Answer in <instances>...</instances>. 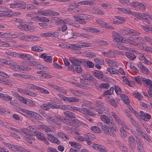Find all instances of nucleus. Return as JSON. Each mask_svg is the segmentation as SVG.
I'll return each mask as SVG.
<instances>
[{
  "label": "nucleus",
  "instance_id": "obj_1",
  "mask_svg": "<svg viewBox=\"0 0 152 152\" xmlns=\"http://www.w3.org/2000/svg\"><path fill=\"white\" fill-rule=\"evenodd\" d=\"M121 31L122 34L124 36L129 35L138 36L140 34V33L137 31L126 27L121 29Z\"/></svg>",
  "mask_w": 152,
  "mask_h": 152
},
{
  "label": "nucleus",
  "instance_id": "obj_2",
  "mask_svg": "<svg viewBox=\"0 0 152 152\" xmlns=\"http://www.w3.org/2000/svg\"><path fill=\"white\" fill-rule=\"evenodd\" d=\"M104 103L102 102L99 100H96L95 104L97 107L100 109H95L96 111L99 113V114H101L103 113V112L106 110V108L104 106Z\"/></svg>",
  "mask_w": 152,
  "mask_h": 152
},
{
  "label": "nucleus",
  "instance_id": "obj_3",
  "mask_svg": "<svg viewBox=\"0 0 152 152\" xmlns=\"http://www.w3.org/2000/svg\"><path fill=\"white\" fill-rule=\"evenodd\" d=\"M93 75L96 77L104 81H107L108 78L104 75L102 72L98 70H96L93 73Z\"/></svg>",
  "mask_w": 152,
  "mask_h": 152
},
{
  "label": "nucleus",
  "instance_id": "obj_4",
  "mask_svg": "<svg viewBox=\"0 0 152 152\" xmlns=\"http://www.w3.org/2000/svg\"><path fill=\"white\" fill-rule=\"evenodd\" d=\"M69 60L75 66L79 65H85V60L82 59H74L72 57H70Z\"/></svg>",
  "mask_w": 152,
  "mask_h": 152
},
{
  "label": "nucleus",
  "instance_id": "obj_5",
  "mask_svg": "<svg viewBox=\"0 0 152 152\" xmlns=\"http://www.w3.org/2000/svg\"><path fill=\"white\" fill-rule=\"evenodd\" d=\"M100 118L104 123L108 124L109 126H113L114 122L112 117H108L105 115H102Z\"/></svg>",
  "mask_w": 152,
  "mask_h": 152
},
{
  "label": "nucleus",
  "instance_id": "obj_6",
  "mask_svg": "<svg viewBox=\"0 0 152 152\" xmlns=\"http://www.w3.org/2000/svg\"><path fill=\"white\" fill-rule=\"evenodd\" d=\"M10 129L13 131L20 133L23 135L24 137H28L29 136L28 134L27 133V129L23 128L21 129H17L15 128L11 127Z\"/></svg>",
  "mask_w": 152,
  "mask_h": 152
},
{
  "label": "nucleus",
  "instance_id": "obj_7",
  "mask_svg": "<svg viewBox=\"0 0 152 152\" xmlns=\"http://www.w3.org/2000/svg\"><path fill=\"white\" fill-rule=\"evenodd\" d=\"M67 47L70 49L77 50L82 48L81 43L78 42L75 44H69Z\"/></svg>",
  "mask_w": 152,
  "mask_h": 152
},
{
  "label": "nucleus",
  "instance_id": "obj_8",
  "mask_svg": "<svg viewBox=\"0 0 152 152\" xmlns=\"http://www.w3.org/2000/svg\"><path fill=\"white\" fill-rule=\"evenodd\" d=\"M34 134L35 136L37 137L38 139L40 140L43 141L45 142L46 140V138L44 136V134L42 133L37 131H35L34 132Z\"/></svg>",
  "mask_w": 152,
  "mask_h": 152
},
{
  "label": "nucleus",
  "instance_id": "obj_9",
  "mask_svg": "<svg viewBox=\"0 0 152 152\" xmlns=\"http://www.w3.org/2000/svg\"><path fill=\"white\" fill-rule=\"evenodd\" d=\"M143 84L147 88L150 89L152 88V81L151 80L144 77L143 79Z\"/></svg>",
  "mask_w": 152,
  "mask_h": 152
},
{
  "label": "nucleus",
  "instance_id": "obj_10",
  "mask_svg": "<svg viewBox=\"0 0 152 152\" xmlns=\"http://www.w3.org/2000/svg\"><path fill=\"white\" fill-rule=\"evenodd\" d=\"M140 114L141 118L145 121H148L151 118V116L150 114L144 113L143 111H140Z\"/></svg>",
  "mask_w": 152,
  "mask_h": 152
},
{
  "label": "nucleus",
  "instance_id": "obj_11",
  "mask_svg": "<svg viewBox=\"0 0 152 152\" xmlns=\"http://www.w3.org/2000/svg\"><path fill=\"white\" fill-rule=\"evenodd\" d=\"M92 147L97 150H99L101 152H106V150L105 149L104 146L96 144H93Z\"/></svg>",
  "mask_w": 152,
  "mask_h": 152
},
{
  "label": "nucleus",
  "instance_id": "obj_12",
  "mask_svg": "<svg viewBox=\"0 0 152 152\" xmlns=\"http://www.w3.org/2000/svg\"><path fill=\"white\" fill-rule=\"evenodd\" d=\"M10 6L12 8L17 7L20 8V9H25L26 8L25 5H23L22 4L18 2L11 4Z\"/></svg>",
  "mask_w": 152,
  "mask_h": 152
},
{
  "label": "nucleus",
  "instance_id": "obj_13",
  "mask_svg": "<svg viewBox=\"0 0 152 152\" xmlns=\"http://www.w3.org/2000/svg\"><path fill=\"white\" fill-rule=\"evenodd\" d=\"M115 24H121L124 23V20L123 18L120 16H115Z\"/></svg>",
  "mask_w": 152,
  "mask_h": 152
},
{
  "label": "nucleus",
  "instance_id": "obj_14",
  "mask_svg": "<svg viewBox=\"0 0 152 152\" xmlns=\"http://www.w3.org/2000/svg\"><path fill=\"white\" fill-rule=\"evenodd\" d=\"M13 151H18V152H27V150L22 147L16 145L14 149H12Z\"/></svg>",
  "mask_w": 152,
  "mask_h": 152
},
{
  "label": "nucleus",
  "instance_id": "obj_15",
  "mask_svg": "<svg viewBox=\"0 0 152 152\" xmlns=\"http://www.w3.org/2000/svg\"><path fill=\"white\" fill-rule=\"evenodd\" d=\"M117 115H115V119L118 123L120 125L121 124L122 126H123L124 128L126 129L129 130L130 128L129 126L125 124H122L121 123L122 121L118 117H117Z\"/></svg>",
  "mask_w": 152,
  "mask_h": 152
},
{
  "label": "nucleus",
  "instance_id": "obj_16",
  "mask_svg": "<svg viewBox=\"0 0 152 152\" xmlns=\"http://www.w3.org/2000/svg\"><path fill=\"white\" fill-rule=\"evenodd\" d=\"M134 39H133V40H131L129 38H124L123 39L122 42L124 43H125L126 44H129L133 45H136L135 42H134Z\"/></svg>",
  "mask_w": 152,
  "mask_h": 152
},
{
  "label": "nucleus",
  "instance_id": "obj_17",
  "mask_svg": "<svg viewBox=\"0 0 152 152\" xmlns=\"http://www.w3.org/2000/svg\"><path fill=\"white\" fill-rule=\"evenodd\" d=\"M138 65L143 72L147 74L149 73V70L145 67L140 63H139L138 64Z\"/></svg>",
  "mask_w": 152,
  "mask_h": 152
},
{
  "label": "nucleus",
  "instance_id": "obj_18",
  "mask_svg": "<svg viewBox=\"0 0 152 152\" xmlns=\"http://www.w3.org/2000/svg\"><path fill=\"white\" fill-rule=\"evenodd\" d=\"M125 55L126 57L131 60H134L136 58V55L133 53L126 52Z\"/></svg>",
  "mask_w": 152,
  "mask_h": 152
},
{
  "label": "nucleus",
  "instance_id": "obj_19",
  "mask_svg": "<svg viewBox=\"0 0 152 152\" xmlns=\"http://www.w3.org/2000/svg\"><path fill=\"white\" fill-rule=\"evenodd\" d=\"M96 22L102 28H107V23L105 22L100 19H98L96 20Z\"/></svg>",
  "mask_w": 152,
  "mask_h": 152
},
{
  "label": "nucleus",
  "instance_id": "obj_20",
  "mask_svg": "<svg viewBox=\"0 0 152 152\" xmlns=\"http://www.w3.org/2000/svg\"><path fill=\"white\" fill-rule=\"evenodd\" d=\"M144 78L140 76H138L135 77L134 79L137 84L141 85L142 83H143V79H144Z\"/></svg>",
  "mask_w": 152,
  "mask_h": 152
},
{
  "label": "nucleus",
  "instance_id": "obj_21",
  "mask_svg": "<svg viewBox=\"0 0 152 152\" xmlns=\"http://www.w3.org/2000/svg\"><path fill=\"white\" fill-rule=\"evenodd\" d=\"M69 143L72 146H73L77 149H79L82 147L81 145L78 143L76 142H75L70 141L69 142Z\"/></svg>",
  "mask_w": 152,
  "mask_h": 152
},
{
  "label": "nucleus",
  "instance_id": "obj_22",
  "mask_svg": "<svg viewBox=\"0 0 152 152\" xmlns=\"http://www.w3.org/2000/svg\"><path fill=\"white\" fill-rule=\"evenodd\" d=\"M0 98L4 100H8L9 101H11L12 99L11 97L9 95L1 93H0Z\"/></svg>",
  "mask_w": 152,
  "mask_h": 152
},
{
  "label": "nucleus",
  "instance_id": "obj_23",
  "mask_svg": "<svg viewBox=\"0 0 152 152\" xmlns=\"http://www.w3.org/2000/svg\"><path fill=\"white\" fill-rule=\"evenodd\" d=\"M128 142L130 147L133 146H135L136 145L135 139L132 136H130L129 137Z\"/></svg>",
  "mask_w": 152,
  "mask_h": 152
},
{
  "label": "nucleus",
  "instance_id": "obj_24",
  "mask_svg": "<svg viewBox=\"0 0 152 152\" xmlns=\"http://www.w3.org/2000/svg\"><path fill=\"white\" fill-rule=\"evenodd\" d=\"M114 124L113 123V126H109V129L108 132H107V134L109 135H110L112 136L113 137L114 135V128H113V126Z\"/></svg>",
  "mask_w": 152,
  "mask_h": 152
},
{
  "label": "nucleus",
  "instance_id": "obj_25",
  "mask_svg": "<svg viewBox=\"0 0 152 152\" xmlns=\"http://www.w3.org/2000/svg\"><path fill=\"white\" fill-rule=\"evenodd\" d=\"M121 99L123 100L124 103L126 104H129V102L128 99V97L126 95L124 94H122L120 96Z\"/></svg>",
  "mask_w": 152,
  "mask_h": 152
},
{
  "label": "nucleus",
  "instance_id": "obj_26",
  "mask_svg": "<svg viewBox=\"0 0 152 152\" xmlns=\"http://www.w3.org/2000/svg\"><path fill=\"white\" fill-rule=\"evenodd\" d=\"M150 16L145 13H142L141 19L144 20L145 22L150 23L149 20L148 19V18H149Z\"/></svg>",
  "mask_w": 152,
  "mask_h": 152
},
{
  "label": "nucleus",
  "instance_id": "obj_27",
  "mask_svg": "<svg viewBox=\"0 0 152 152\" xmlns=\"http://www.w3.org/2000/svg\"><path fill=\"white\" fill-rule=\"evenodd\" d=\"M117 9L118 11L124 13L130 14L132 13L131 11L128 9H126L122 8H117Z\"/></svg>",
  "mask_w": 152,
  "mask_h": 152
},
{
  "label": "nucleus",
  "instance_id": "obj_28",
  "mask_svg": "<svg viewBox=\"0 0 152 152\" xmlns=\"http://www.w3.org/2000/svg\"><path fill=\"white\" fill-rule=\"evenodd\" d=\"M78 4L81 5H92L94 4L93 1H83L78 2Z\"/></svg>",
  "mask_w": 152,
  "mask_h": 152
},
{
  "label": "nucleus",
  "instance_id": "obj_29",
  "mask_svg": "<svg viewBox=\"0 0 152 152\" xmlns=\"http://www.w3.org/2000/svg\"><path fill=\"white\" fill-rule=\"evenodd\" d=\"M114 88L113 87H111L110 89L107 90L105 91L103 94L102 95V96H104L107 95H111L113 92Z\"/></svg>",
  "mask_w": 152,
  "mask_h": 152
},
{
  "label": "nucleus",
  "instance_id": "obj_30",
  "mask_svg": "<svg viewBox=\"0 0 152 152\" xmlns=\"http://www.w3.org/2000/svg\"><path fill=\"white\" fill-rule=\"evenodd\" d=\"M64 114L66 117L70 118H74L75 114L74 113L69 111H66L64 112Z\"/></svg>",
  "mask_w": 152,
  "mask_h": 152
},
{
  "label": "nucleus",
  "instance_id": "obj_31",
  "mask_svg": "<svg viewBox=\"0 0 152 152\" xmlns=\"http://www.w3.org/2000/svg\"><path fill=\"white\" fill-rule=\"evenodd\" d=\"M79 99L75 97H67L66 101L69 102H76L79 101Z\"/></svg>",
  "mask_w": 152,
  "mask_h": 152
},
{
  "label": "nucleus",
  "instance_id": "obj_32",
  "mask_svg": "<svg viewBox=\"0 0 152 152\" xmlns=\"http://www.w3.org/2000/svg\"><path fill=\"white\" fill-rule=\"evenodd\" d=\"M134 39V42H135L136 43L137 42V43L140 44L142 42L143 40V38L140 36L138 37V36H136Z\"/></svg>",
  "mask_w": 152,
  "mask_h": 152
},
{
  "label": "nucleus",
  "instance_id": "obj_33",
  "mask_svg": "<svg viewBox=\"0 0 152 152\" xmlns=\"http://www.w3.org/2000/svg\"><path fill=\"white\" fill-rule=\"evenodd\" d=\"M91 129L94 132L96 133H100L101 132V129L97 126H93L91 127Z\"/></svg>",
  "mask_w": 152,
  "mask_h": 152
},
{
  "label": "nucleus",
  "instance_id": "obj_34",
  "mask_svg": "<svg viewBox=\"0 0 152 152\" xmlns=\"http://www.w3.org/2000/svg\"><path fill=\"white\" fill-rule=\"evenodd\" d=\"M108 101L109 103L113 106H114V98L112 95H110L108 96Z\"/></svg>",
  "mask_w": 152,
  "mask_h": 152
},
{
  "label": "nucleus",
  "instance_id": "obj_35",
  "mask_svg": "<svg viewBox=\"0 0 152 152\" xmlns=\"http://www.w3.org/2000/svg\"><path fill=\"white\" fill-rule=\"evenodd\" d=\"M85 65H83L85 66L87 65L88 68H93L94 66L93 63L89 60H88L87 61H85Z\"/></svg>",
  "mask_w": 152,
  "mask_h": 152
},
{
  "label": "nucleus",
  "instance_id": "obj_36",
  "mask_svg": "<svg viewBox=\"0 0 152 152\" xmlns=\"http://www.w3.org/2000/svg\"><path fill=\"white\" fill-rule=\"evenodd\" d=\"M59 120L62 122L68 125L70 124V122L69 121V120L66 118L62 117L59 118Z\"/></svg>",
  "mask_w": 152,
  "mask_h": 152
},
{
  "label": "nucleus",
  "instance_id": "obj_37",
  "mask_svg": "<svg viewBox=\"0 0 152 152\" xmlns=\"http://www.w3.org/2000/svg\"><path fill=\"white\" fill-rule=\"evenodd\" d=\"M70 108L74 110L77 111L83 114L85 113L84 110L77 107L71 106L70 107Z\"/></svg>",
  "mask_w": 152,
  "mask_h": 152
},
{
  "label": "nucleus",
  "instance_id": "obj_38",
  "mask_svg": "<svg viewBox=\"0 0 152 152\" xmlns=\"http://www.w3.org/2000/svg\"><path fill=\"white\" fill-rule=\"evenodd\" d=\"M31 50L34 51H37L38 52H42L43 51L42 48L39 47L33 46L31 47Z\"/></svg>",
  "mask_w": 152,
  "mask_h": 152
},
{
  "label": "nucleus",
  "instance_id": "obj_39",
  "mask_svg": "<svg viewBox=\"0 0 152 152\" xmlns=\"http://www.w3.org/2000/svg\"><path fill=\"white\" fill-rule=\"evenodd\" d=\"M50 10H45V11H38L37 12V13L38 14H41L42 15H47L48 16L49 15H50Z\"/></svg>",
  "mask_w": 152,
  "mask_h": 152
},
{
  "label": "nucleus",
  "instance_id": "obj_40",
  "mask_svg": "<svg viewBox=\"0 0 152 152\" xmlns=\"http://www.w3.org/2000/svg\"><path fill=\"white\" fill-rule=\"evenodd\" d=\"M39 64V62L28 61L27 62V65L29 66H34Z\"/></svg>",
  "mask_w": 152,
  "mask_h": 152
},
{
  "label": "nucleus",
  "instance_id": "obj_41",
  "mask_svg": "<svg viewBox=\"0 0 152 152\" xmlns=\"http://www.w3.org/2000/svg\"><path fill=\"white\" fill-rule=\"evenodd\" d=\"M66 20H64L61 19L60 18H58L57 21L55 22V24L57 25H61L64 24Z\"/></svg>",
  "mask_w": 152,
  "mask_h": 152
},
{
  "label": "nucleus",
  "instance_id": "obj_42",
  "mask_svg": "<svg viewBox=\"0 0 152 152\" xmlns=\"http://www.w3.org/2000/svg\"><path fill=\"white\" fill-rule=\"evenodd\" d=\"M120 132H121V136L124 138H125L127 136L126 134L125 130L123 127H121L120 129Z\"/></svg>",
  "mask_w": 152,
  "mask_h": 152
},
{
  "label": "nucleus",
  "instance_id": "obj_43",
  "mask_svg": "<svg viewBox=\"0 0 152 152\" xmlns=\"http://www.w3.org/2000/svg\"><path fill=\"white\" fill-rule=\"evenodd\" d=\"M140 4V3L139 2L137 1H133L131 3V5H130V6L135 8H138V6H139Z\"/></svg>",
  "mask_w": 152,
  "mask_h": 152
},
{
  "label": "nucleus",
  "instance_id": "obj_44",
  "mask_svg": "<svg viewBox=\"0 0 152 152\" xmlns=\"http://www.w3.org/2000/svg\"><path fill=\"white\" fill-rule=\"evenodd\" d=\"M115 91L117 95H120V96L122 95L121 94V90L120 87L118 86L115 85Z\"/></svg>",
  "mask_w": 152,
  "mask_h": 152
},
{
  "label": "nucleus",
  "instance_id": "obj_45",
  "mask_svg": "<svg viewBox=\"0 0 152 152\" xmlns=\"http://www.w3.org/2000/svg\"><path fill=\"white\" fill-rule=\"evenodd\" d=\"M99 87L101 88H103L104 89H108L110 87L109 84L108 83H101L99 85Z\"/></svg>",
  "mask_w": 152,
  "mask_h": 152
},
{
  "label": "nucleus",
  "instance_id": "obj_46",
  "mask_svg": "<svg viewBox=\"0 0 152 152\" xmlns=\"http://www.w3.org/2000/svg\"><path fill=\"white\" fill-rule=\"evenodd\" d=\"M48 85L53 88L54 89H55L59 91H61V89L60 88V87L58 86L53 84H48Z\"/></svg>",
  "mask_w": 152,
  "mask_h": 152
},
{
  "label": "nucleus",
  "instance_id": "obj_47",
  "mask_svg": "<svg viewBox=\"0 0 152 152\" xmlns=\"http://www.w3.org/2000/svg\"><path fill=\"white\" fill-rule=\"evenodd\" d=\"M75 70L78 73H82L83 72L82 69L80 65L76 66Z\"/></svg>",
  "mask_w": 152,
  "mask_h": 152
},
{
  "label": "nucleus",
  "instance_id": "obj_48",
  "mask_svg": "<svg viewBox=\"0 0 152 152\" xmlns=\"http://www.w3.org/2000/svg\"><path fill=\"white\" fill-rule=\"evenodd\" d=\"M39 91L41 92V93L42 94H50V92L48 91L45 88L40 87V88Z\"/></svg>",
  "mask_w": 152,
  "mask_h": 152
},
{
  "label": "nucleus",
  "instance_id": "obj_49",
  "mask_svg": "<svg viewBox=\"0 0 152 152\" xmlns=\"http://www.w3.org/2000/svg\"><path fill=\"white\" fill-rule=\"evenodd\" d=\"M25 30L27 31H33L34 29H35V28L34 27L31 26L27 25H26V26H25Z\"/></svg>",
  "mask_w": 152,
  "mask_h": 152
},
{
  "label": "nucleus",
  "instance_id": "obj_50",
  "mask_svg": "<svg viewBox=\"0 0 152 152\" xmlns=\"http://www.w3.org/2000/svg\"><path fill=\"white\" fill-rule=\"evenodd\" d=\"M65 37L66 38L70 39L73 37V33L71 31H69L67 32L65 35Z\"/></svg>",
  "mask_w": 152,
  "mask_h": 152
},
{
  "label": "nucleus",
  "instance_id": "obj_51",
  "mask_svg": "<svg viewBox=\"0 0 152 152\" xmlns=\"http://www.w3.org/2000/svg\"><path fill=\"white\" fill-rule=\"evenodd\" d=\"M119 1L121 4H126L128 6L131 5V3L129 0H119Z\"/></svg>",
  "mask_w": 152,
  "mask_h": 152
},
{
  "label": "nucleus",
  "instance_id": "obj_52",
  "mask_svg": "<svg viewBox=\"0 0 152 152\" xmlns=\"http://www.w3.org/2000/svg\"><path fill=\"white\" fill-rule=\"evenodd\" d=\"M44 60L45 62L51 63L53 61L52 57L51 56H47Z\"/></svg>",
  "mask_w": 152,
  "mask_h": 152
},
{
  "label": "nucleus",
  "instance_id": "obj_53",
  "mask_svg": "<svg viewBox=\"0 0 152 152\" xmlns=\"http://www.w3.org/2000/svg\"><path fill=\"white\" fill-rule=\"evenodd\" d=\"M136 142L137 145L138 149H139V148L141 149L143 148L142 145L141 144V142L139 139H137V140H136Z\"/></svg>",
  "mask_w": 152,
  "mask_h": 152
},
{
  "label": "nucleus",
  "instance_id": "obj_54",
  "mask_svg": "<svg viewBox=\"0 0 152 152\" xmlns=\"http://www.w3.org/2000/svg\"><path fill=\"white\" fill-rule=\"evenodd\" d=\"M36 119L41 121H43L44 120V118L42 117L38 113L35 116L34 118Z\"/></svg>",
  "mask_w": 152,
  "mask_h": 152
},
{
  "label": "nucleus",
  "instance_id": "obj_55",
  "mask_svg": "<svg viewBox=\"0 0 152 152\" xmlns=\"http://www.w3.org/2000/svg\"><path fill=\"white\" fill-rule=\"evenodd\" d=\"M36 119L41 121H43L44 120V118L42 117L38 113L35 116L34 118Z\"/></svg>",
  "mask_w": 152,
  "mask_h": 152
},
{
  "label": "nucleus",
  "instance_id": "obj_56",
  "mask_svg": "<svg viewBox=\"0 0 152 152\" xmlns=\"http://www.w3.org/2000/svg\"><path fill=\"white\" fill-rule=\"evenodd\" d=\"M101 128L102 131L105 133H107L109 130V128H108L107 126L106 125H102Z\"/></svg>",
  "mask_w": 152,
  "mask_h": 152
},
{
  "label": "nucleus",
  "instance_id": "obj_57",
  "mask_svg": "<svg viewBox=\"0 0 152 152\" xmlns=\"http://www.w3.org/2000/svg\"><path fill=\"white\" fill-rule=\"evenodd\" d=\"M86 55L89 58H92L96 56V55L91 52H86Z\"/></svg>",
  "mask_w": 152,
  "mask_h": 152
},
{
  "label": "nucleus",
  "instance_id": "obj_58",
  "mask_svg": "<svg viewBox=\"0 0 152 152\" xmlns=\"http://www.w3.org/2000/svg\"><path fill=\"white\" fill-rule=\"evenodd\" d=\"M19 39L20 40L28 41L29 39V36H23L19 37Z\"/></svg>",
  "mask_w": 152,
  "mask_h": 152
},
{
  "label": "nucleus",
  "instance_id": "obj_59",
  "mask_svg": "<svg viewBox=\"0 0 152 152\" xmlns=\"http://www.w3.org/2000/svg\"><path fill=\"white\" fill-rule=\"evenodd\" d=\"M72 118L73 119L72 120V121L70 122V124L69 125L71 126L73 125H75V124H77V121H78V120L76 118L75 116H74V118Z\"/></svg>",
  "mask_w": 152,
  "mask_h": 152
},
{
  "label": "nucleus",
  "instance_id": "obj_60",
  "mask_svg": "<svg viewBox=\"0 0 152 152\" xmlns=\"http://www.w3.org/2000/svg\"><path fill=\"white\" fill-rule=\"evenodd\" d=\"M144 39L149 42L152 46V39L151 37L145 36L144 37Z\"/></svg>",
  "mask_w": 152,
  "mask_h": 152
},
{
  "label": "nucleus",
  "instance_id": "obj_61",
  "mask_svg": "<svg viewBox=\"0 0 152 152\" xmlns=\"http://www.w3.org/2000/svg\"><path fill=\"white\" fill-rule=\"evenodd\" d=\"M30 88L33 90H36L39 91L40 87L37 86L33 84H31L30 85Z\"/></svg>",
  "mask_w": 152,
  "mask_h": 152
},
{
  "label": "nucleus",
  "instance_id": "obj_62",
  "mask_svg": "<svg viewBox=\"0 0 152 152\" xmlns=\"http://www.w3.org/2000/svg\"><path fill=\"white\" fill-rule=\"evenodd\" d=\"M54 137L51 135V133L47 134V138L51 142H53V140L54 139Z\"/></svg>",
  "mask_w": 152,
  "mask_h": 152
},
{
  "label": "nucleus",
  "instance_id": "obj_63",
  "mask_svg": "<svg viewBox=\"0 0 152 152\" xmlns=\"http://www.w3.org/2000/svg\"><path fill=\"white\" fill-rule=\"evenodd\" d=\"M0 10L2 12H10V10L7 9V7H1L0 8Z\"/></svg>",
  "mask_w": 152,
  "mask_h": 152
},
{
  "label": "nucleus",
  "instance_id": "obj_64",
  "mask_svg": "<svg viewBox=\"0 0 152 152\" xmlns=\"http://www.w3.org/2000/svg\"><path fill=\"white\" fill-rule=\"evenodd\" d=\"M48 104L49 106V107H50L52 108L57 109V105L56 104H54L53 102H49Z\"/></svg>",
  "mask_w": 152,
  "mask_h": 152
}]
</instances>
